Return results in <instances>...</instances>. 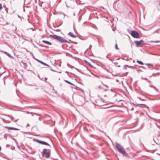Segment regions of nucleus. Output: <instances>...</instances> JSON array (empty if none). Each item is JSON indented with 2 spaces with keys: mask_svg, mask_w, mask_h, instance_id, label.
<instances>
[{
  "mask_svg": "<svg viewBox=\"0 0 160 160\" xmlns=\"http://www.w3.org/2000/svg\"><path fill=\"white\" fill-rule=\"evenodd\" d=\"M116 147L118 152L126 157L128 156V153L126 152L123 148L119 144H117L116 145Z\"/></svg>",
  "mask_w": 160,
  "mask_h": 160,
  "instance_id": "nucleus-1",
  "label": "nucleus"
},
{
  "mask_svg": "<svg viewBox=\"0 0 160 160\" xmlns=\"http://www.w3.org/2000/svg\"><path fill=\"white\" fill-rule=\"evenodd\" d=\"M50 150H48L46 149H45L42 152V154L43 156H45L46 158H48L50 156Z\"/></svg>",
  "mask_w": 160,
  "mask_h": 160,
  "instance_id": "nucleus-2",
  "label": "nucleus"
},
{
  "mask_svg": "<svg viewBox=\"0 0 160 160\" xmlns=\"http://www.w3.org/2000/svg\"><path fill=\"white\" fill-rule=\"evenodd\" d=\"M131 34L133 37L135 38H138L139 37V35L138 33L135 31H131Z\"/></svg>",
  "mask_w": 160,
  "mask_h": 160,
  "instance_id": "nucleus-3",
  "label": "nucleus"
},
{
  "mask_svg": "<svg viewBox=\"0 0 160 160\" xmlns=\"http://www.w3.org/2000/svg\"><path fill=\"white\" fill-rule=\"evenodd\" d=\"M135 43L138 47H141L144 44V41L143 40H141L139 41H135Z\"/></svg>",
  "mask_w": 160,
  "mask_h": 160,
  "instance_id": "nucleus-4",
  "label": "nucleus"
},
{
  "mask_svg": "<svg viewBox=\"0 0 160 160\" xmlns=\"http://www.w3.org/2000/svg\"><path fill=\"white\" fill-rule=\"evenodd\" d=\"M35 141H36V142H38L39 143H40V144L45 145H46L49 146V145L47 143L44 142V141H40L38 140L35 139Z\"/></svg>",
  "mask_w": 160,
  "mask_h": 160,
  "instance_id": "nucleus-5",
  "label": "nucleus"
},
{
  "mask_svg": "<svg viewBox=\"0 0 160 160\" xmlns=\"http://www.w3.org/2000/svg\"><path fill=\"white\" fill-rule=\"evenodd\" d=\"M102 83L105 86L108 87L107 84L108 83V80L106 79H103L101 81Z\"/></svg>",
  "mask_w": 160,
  "mask_h": 160,
  "instance_id": "nucleus-6",
  "label": "nucleus"
},
{
  "mask_svg": "<svg viewBox=\"0 0 160 160\" xmlns=\"http://www.w3.org/2000/svg\"><path fill=\"white\" fill-rule=\"evenodd\" d=\"M50 37L59 41L60 37L56 35H50Z\"/></svg>",
  "mask_w": 160,
  "mask_h": 160,
  "instance_id": "nucleus-7",
  "label": "nucleus"
},
{
  "mask_svg": "<svg viewBox=\"0 0 160 160\" xmlns=\"http://www.w3.org/2000/svg\"><path fill=\"white\" fill-rule=\"evenodd\" d=\"M59 41L61 42H68L67 40H65L61 37H60V38H59Z\"/></svg>",
  "mask_w": 160,
  "mask_h": 160,
  "instance_id": "nucleus-8",
  "label": "nucleus"
},
{
  "mask_svg": "<svg viewBox=\"0 0 160 160\" xmlns=\"http://www.w3.org/2000/svg\"><path fill=\"white\" fill-rule=\"evenodd\" d=\"M5 128H8L10 130H18L19 129L17 128H12V127H5Z\"/></svg>",
  "mask_w": 160,
  "mask_h": 160,
  "instance_id": "nucleus-9",
  "label": "nucleus"
},
{
  "mask_svg": "<svg viewBox=\"0 0 160 160\" xmlns=\"http://www.w3.org/2000/svg\"><path fill=\"white\" fill-rule=\"evenodd\" d=\"M2 52H3V53H5V54H6V55H7V56H8L10 58H12V56L10 54L8 53V52H7L5 51H2Z\"/></svg>",
  "mask_w": 160,
  "mask_h": 160,
  "instance_id": "nucleus-10",
  "label": "nucleus"
},
{
  "mask_svg": "<svg viewBox=\"0 0 160 160\" xmlns=\"http://www.w3.org/2000/svg\"><path fill=\"white\" fill-rule=\"evenodd\" d=\"M42 42H44L45 43H46V44H48V45H51L52 44L51 43L48 41H45V40H43L42 41Z\"/></svg>",
  "mask_w": 160,
  "mask_h": 160,
  "instance_id": "nucleus-11",
  "label": "nucleus"
},
{
  "mask_svg": "<svg viewBox=\"0 0 160 160\" xmlns=\"http://www.w3.org/2000/svg\"><path fill=\"white\" fill-rule=\"evenodd\" d=\"M21 62L22 64H23L24 68H26L27 67V64L25 62H24L23 61H21Z\"/></svg>",
  "mask_w": 160,
  "mask_h": 160,
  "instance_id": "nucleus-12",
  "label": "nucleus"
},
{
  "mask_svg": "<svg viewBox=\"0 0 160 160\" xmlns=\"http://www.w3.org/2000/svg\"><path fill=\"white\" fill-rule=\"evenodd\" d=\"M39 62H40V63H41V64H42L45 65V66H48V67H49V66L46 63L41 61H39Z\"/></svg>",
  "mask_w": 160,
  "mask_h": 160,
  "instance_id": "nucleus-13",
  "label": "nucleus"
},
{
  "mask_svg": "<svg viewBox=\"0 0 160 160\" xmlns=\"http://www.w3.org/2000/svg\"><path fill=\"white\" fill-rule=\"evenodd\" d=\"M100 100L99 99H97L96 100V102L97 103L98 105H101V104L100 103Z\"/></svg>",
  "mask_w": 160,
  "mask_h": 160,
  "instance_id": "nucleus-14",
  "label": "nucleus"
},
{
  "mask_svg": "<svg viewBox=\"0 0 160 160\" xmlns=\"http://www.w3.org/2000/svg\"><path fill=\"white\" fill-rule=\"evenodd\" d=\"M137 62L140 65H143L144 64L142 62L139 61V60H137Z\"/></svg>",
  "mask_w": 160,
  "mask_h": 160,
  "instance_id": "nucleus-15",
  "label": "nucleus"
},
{
  "mask_svg": "<svg viewBox=\"0 0 160 160\" xmlns=\"http://www.w3.org/2000/svg\"><path fill=\"white\" fill-rule=\"evenodd\" d=\"M68 34L72 38H75L76 37V36L73 35L71 32H69Z\"/></svg>",
  "mask_w": 160,
  "mask_h": 160,
  "instance_id": "nucleus-16",
  "label": "nucleus"
},
{
  "mask_svg": "<svg viewBox=\"0 0 160 160\" xmlns=\"http://www.w3.org/2000/svg\"><path fill=\"white\" fill-rule=\"evenodd\" d=\"M106 90H105L104 92H103L101 95V96H104L105 97H106L107 95L106 94Z\"/></svg>",
  "mask_w": 160,
  "mask_h": 160,
  "instance_id": "nucleus-17",
  "label": "nucleus"
},
{
  "mask_svg": "<svg viewBox=\"0 0 160 160\" xmlns=\"http://www.w3.org/2000/svg\"><path fill=\"white\" fill-rule=\"evenodd\" d=\"M65 81L66 82H67V83H69V84H71V85H72V83L71 82H69V81H67V80H65Z\"/></svg>",
  "mask_w": 160,
  "mask_h": 160,
  "instance_id": "nucleus-18",
  "label": "nucleus"
},
{
  "mask_svg": "<svg viewBox=\"0 0 160 160\" xmlns=\"http://www.w3.org/2000/svg\"><path fill=\"white\" fill-rule=\"evenodd\" d=\"M115 48L116 49H118V50L119 49V48H118V45H117V44H116V45H115Z\"/></svg>",
  "mask_w": 160,
  "mask_h": 160,
  "instance_id": "nucleus-19",
  "label": "nucleus"
},
{
  "mask_svg": "<svg viewBox=\"0 0 160 160\" xmlns=\"http://www.w3.org/2000/svg\"><path fill=\"white\" fill-rule=\"evenodd\" d=\"M2 8V4L0 3V10H1Z\"/></svg>",
  "mask_w": 160,
  "mask_h": 160,
  "instance_id": "nucleus-20",
  "label": "nucleus"
},
{
  "mask_svg": "<svg viewBox=\"0 0 160 160\" xmlns=\"http://www.w3.org/2000/svg\"><path fill=\"white\" fill-rule=\"evenodd\" d=\"M23 10H25L24 6H23Z\"/></svg>",
  "mask_w": 160,
  "mask_h": 160,
  "instance_id": "nucleus-21",
  "label": "nucleus"
},
{
  "mask_svg": "<svg viewBox=\"0 0 160 160\" xmlns=\"http://www.w3.org/2000/svg\"><path fill=\"white\" fill-rule=\"evenodd\" d=\"M102 9H104V8L103 7H102Z\"/></svg>",
  "mask_w": 160,
  "mask_h": 160,
  "instance_id": "nucleus-22",
  "label": "nucleus"
},
{
  "mask_svg": "<svg viewBox=\"0 0 160 160\" xmlns=\"http://www.w3.org/2000/svg\"><path fill=\"white\" fill-rule=\"evenodd\" d=\"M5 10H8V9H7V8H5Z\"/></svg>",
  "mask_w": 160,
  "mask_h": 160,
  "instance_id": "nucleus-23",
  "label": "nucleus"
},
{
  "mask_svg": "<svg viewBox=\"0 0 160 160\" xmlns=\"http://www.w3.org/2000/svg\"><path fill=\"white\" fill-rule=\"evenodd\" d=\"M1 147L0 146V151L1 150Z\"/></svg>",
  "mask_w": 160,
  "mask_h": 160,
  "instance_id": "nucleus-24",
  "label": "nucleus"
},
{
  "mask_svg": "<svg viewBox=\"0 0 160 160\" xmlns=\"http://www.w3.org/2000/svg\"><path fill=\"white\" fill-rule=\"evenodd\" d=\"M147 65H150V64H147Z\"/></svg>",
  "mask_w": 160,
  "mask_h": 160,
  "instance_id": "nucleus-25",
  "label": "nucleus"
},
{
  "mask_svg": "<svg viewBox=\"0 0 160 160\" xmlns=\"http://www.w3.org/2000/svg\"><path fill=\"white\" fill-rule=\"evenodd\" d=\"M107 96H108V95H109V93H108V94H107Z\"/></svg>",
  "mask_w": 160,
  "mask_h": 160,
  "instance_id": "nucleus-26",
  "label": "nucleus"
}]
</instances>
